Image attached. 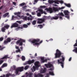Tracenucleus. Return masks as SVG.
I'll list each match as a JSON object with an SVG mask.
<instances>
[{
    "instance_id": "nucleus-1",
    "label": "nucleus",
    "mask_w": 77,
    "mask_h": 77,
    "mask_svg": "<svg viewBox=\"0 0 77 77\" xmlns=\"http://www.w3.org/2000/svg\"><path fill=\"white\" fill-rule=\"evenodd\" d=\"M44 17L45 18H38L37 23L38 24H42V23H43L45 21V20H47L48 19H51V20H58L59 19V17L58 16L51 17L50 16L47 17L44 16Z\"/></svg>"
},
{
    "instance_id": "nucleus-2",
    "label": "nucleus",
    "mask_w": 77,
    "mask_h": 77,
    "mask_svg": "<svg viewBox=\"0 0 77 77\" xmlns=\"http://www.w3.org/2000/svg\"><path fill=\"white\" fill-rule=\"evenodd\" d=\"M40 39H34L31 41L32 44H33V45H37L38 46L40 44H41L42 42V40L39 43H38V42H39Z\"/></svg>"
},
{
    "instance_id": "nucleus-3",
    "label": "nucleus",
    "mask_w": 77,
    "mask_h": 77,
    "mask_svg": "<svg viewBox=\"0 0 77 77\" xmlns=\"http://www.w3.org/2000/svg\"><path fill=\"white\" fill-rule=\"evenodd\" d=\"M62 55V53L59 50V49H57L56 51V53L55 54V58H59Z\"/></svg>"
},
{
    "instance_id": "nucleus-4",
    "label": "nucleus",
    "mask_w": 77,
    "mask_h": 77,
    "mask_svg": "<svg viewBox=\"0 0 77 77\" xmlns=\"http://www.w3.org/2000/svg\"><path fill=\"white\" fill-rule=\"evenodd\" d=\"M62 57V61L60 62V60H57V62L58 64H61V66L62 68H63V64H64V61L65 60V57H63V55H62L61 56Z\"/></svg>"
},
{
    "instance_id": "nucleus-5",
    "label": "nucleus",
    "mask_w": 77,
    "mask_h": 77,
    "mask_svg": "<svg viewBox=\"0 0 77 77\" xmlns=\"http://www.w3.org/2000/svg\"><path fill=\"white\" fill-rule=\"evenodd\" d=\"M23 70L24 67L23 66L18 67L16 69L15 73H16V74H18V72H22V71H23Z\"/></svg>"
},
{
    "instance_id": "nucleus-6",
    "label": "nucleus",
    "mask_w": 77,
    "mask_h": 77,
    "mask_svg": "<svg viewBox=\"0 0 77 77\" xmlns=\"http://www.w3.org/2000/svg\"><path fill=\"white\" fill-rule=\"evenodd\" d=\"M63 13L65 15H66L65 17L68 20H69V14H70V13L68 10H65L63 11Z\"/></svg>"
},
{
    "instance_id": "nucleus-7",
    "label": "nucleus",
    "mask_w": 77,
    "mask_h": 77,
    "mask_svg": "<svg viewBox=\"0 0 77 77\" xmlns=\"http://www.w3.org/2000/svg\"><path fill=\"white\" fill-rule=\"evenodd\" d=\"M26 42V41H25V40L20 39L17 41L16 42V44H19V45L21 46L23 45V42Z\"/></svg>"
},
{
    "instance_id": "nucleus-8",
    "label": "nucleus",
    "mask_w": 77,
    "mask_h": 77,
    "mask_svg": "<svg viewBox=\"0 0 77 77\" xmlns=\"http://www.w3.org/2000/svg\"><path fill=\"white\" fill-rule=\"evenodd\" d=\"M26 77H32V75H33V74L32 72H29V73L26 72Z\"/></svg>"
},
{
    "instance_id": "nucleus-9",
    "label": "nucleus",
    "mask_w": 77,
    "mask_h": 77,
    "mask_svg": "<svg viewBox=\"0 0 77 77\" xmlns=\"http://www.w3.org/2000/svg\"><path fill=\"white\" fill-rule=\"evenodd\" d=\"M18 24L17 23H14L11 26V28H13V27H18Z\"/></svg>"
},
{
    "instance_id": "nucleus-10",
    "label": "nucleus",
    "mask_w": 77,
    "mask_h": 77,
    "mask_svg": "<svg viewBox=\"0 0 77 77\" xmlns=\"http://www.w3.org/2000/svg\"><path fill=\"white\" fill-rule=\"evenodd\" d=\"M45 65L47 68H51V67H52V66H53V65L52 64L50 63L48 64H46Z\"/></svg>"
},
{
    "instance_id": "nucleus-11",
    "label": "nucleus",
    "mask_w": 77,
    "mask_h": 77,
    "mask_svg": "<svg viewBox=\"0 0 77 77\" xmlns=\"http://www.w3.org/2000/svg\"><path fill=\"white\" fill-rule=\"evenodd\" d=\"M8 56L9 55H5L1 59H2V60H4V59H9V58H10V57H9Z\"/></svg>"
},
{
    "instance_id": "nucleus-12",
    "label": "nucleus",
    "mask_w": 77,
    "mask_h": 77,
    "mask_svg": "<svg viewBox=\"0 0 77 77\" xmlns=\"http://www.w3.org/2000/svg\"><path fill=\"white\" fill-rule=\"evenodd\" d=\"M35 62L34 60H29L27 62L28 64L30 65L31 63H33Z\"/></svg>"
},
{
    "instance_id": "nucleus-13",
    "label": "nucleus",
    "mask_w": 77,
    "mask_h": 77,
    "mask_svg": "<svg viewBox=\"0 0 77 77\" xmlns=\"http://www.w3.org/2000/svg\"><path fill=\"white\" fill-rule=\"evenodd\" d=\"M41 60L42 63H44V62H47L48 60L47 59L44 60V58L43 57L41 58Z\"/></svg>"
},
{
    "instance_id": "nucleus-14",
    "label": "nucleus",
    "mask_w": 77,
    "mask_h": 77,
    "mask_svg": "<svg viewBox=\"0 0 77 77\" xmlns=\"http://www.w3.org/2000/svg\"><path fill=\"white\" fill-rule=\"evenodd\" d=\"M46 10L48 11H49L50 13H52L53 11V9L51 8H49V9L46 8Z\"/></svg>"
},
{
    "instance_id": "nucleus-15",
    "label": "nucleus",
    "mask_w": 77,
    "mask_h": 77,
    "mask_svg": "<svg viewBox=\"0 0 77 77\" xmlns=\"http://www.w3.org/2000/svg\"><path fill=\"white\" fill-rule=\"evenodd\" d=\"M38 64H39V62L38 61L34 63L35 66H36V68H39V66L38 65Z\"/></svg>"
},
{
    "instance_id": "nucleus-16",
    "label": "nucleus",
    "mask_w": 77,
    "mask_h": 77,
    "mask_svg": "<svg viewBox=\"0 0 77 77\" xmlns=\"http://www.w3.org/2000/svg\"><path fill=\"white\" fill-rule=\"evenodd\" d=\"M38 68H36V66L35 67V66H33V68H31V70H32V72H34V71H35L36 70V68H37V69ZM33 70H34V71H33Z\"/></svg>"
},
{
    "instance_id": "nucleus-17",
    "label": "nucleus",
    "mask_w": 77,
    "mask_h": 77,
    "mask_svg": "<svg viewBox=\"0 0 77 77\" xmlns=\"http://www.w3.org/2000/svg\"><path fill=\"white\" fill-rule=\"evenodd\" d=\"M64 4L66 6L68 7V8H71V5L70 4H66L64 3Z\"/></svg>"
},
{
    "instance_id": "nucleus-18",
    "label": "nucleus",
    "mask_w": 77,
    "mask_h": 77,
    "mask_svg": "<svg viewBox=\"0 0 77 77\" xmlns=\"http://www.w3.org/2000/svg\"><path fill=\"white\" fill-rule=\"evenodd\" d=\"M46 69L45 68H44L43 70H41L40 71V72L41 73H45V72H46Z\"/></svg>"
},
{
    "instance_id": "nucleus-19",
    "label": "nucleus",
    "mask_w": 77,
    "mask_h": 77,
    "mask_svg": "<svg viewBox=\"0 0 77 77\" xmlns=\"http://www.w3.org/2000/svg\"><path fill=\"white\" fill-rule=\"evenodd\" d=\"M53 11H58L59 9H58V8L57 7H53Z\"/></svg>"
},
{
    "instance_id": "nucleus-20",
    "label": "nucleus",
    "mask_w": 77,
    "mask_h": 77,
    "mask_svg": "<svg viewBox=\"0 0 77 77\" xmlns=\"http://www.w3.org/2000/svg\"><path fill=\"white\" fill-rule=\"evenodd\" d=\"M38 27H39L40 29H42L43 28V26H45V24H44L42 25H38Z\"/></svg>"
},
{
    "instance_id": "nucleus-21",
    "label": "nucleus",
    "mask_w": 77,
    "mask_h": 77,
    "mask_svg": "<svg viewBox=\"0 0 77 77\" xmlns=\"http://www.w3.org/2000/svg\"><path fill=\"white\" fill-rule=\"evenodd\" d=\"M8 65L7 64L5 63L3 64L2 65V66H1V68H4V67H6V66H7Z\"/></svg>"
},
{
    "instance_id": "nucleus-22",
    "label": "nucleus",
    "mask_w": 77,
    "mask_h": 77,
    "mask_svg": "<svg viewBox=\"0 0 77 77\" xmlns=\"http://www.w3.org/2000/svg\"><path fill=\"white\" fill-rule=\"evenodd\" d=\"M14 18H17V20H19V18H18V17H17V16L14 17V16H12V20H14Z\"/></svg>"
},
{
    "instance_id": "nucleus-23",
    "label": "nucleus",
    "mask_w": 77,
    "mask_h": 77,
    "mask_svg": "<svg viewBox=\"0 0 77 77\" xmlns=\"http://www.w3.org/2000/svg\"><path fill=\"white\" fill-rule=\"evenodd\" d=\"M15 14V15H17V17H18L19 18H20V12H18L17 13H16Z\"/></svg>"
},
{
    "instance_id": "nucleus-24",
    "label": "nucleus",
    "mask_w": 77,
    "mask_h": 77,
    "mask_svg": "<svg viewBox=\"0 0 77 77\" xmlns=\"http://www.w3.org/2000/svg\"><path fill=\"white\" fill-rule=\"evenodd\" d=\"M38 11L40 12V13L41 14H43V12L44 11H43V10L42 9H39L38 10Z\"/></svg>"
},
{
    "instance_id": "nucleus-25",
    "label": "nucleus",
    "mask_w": 77,
    "mask_h": 77,
    "mask_svg": "<svg viewBox=\"0 0 77 77\" xmlns=\"http://www.w3.org/2000/svg\"><path fill=\"white\" fill-rule=\"evenodd\" d=\"M8 15H9V13H7L3 15V16L4 18H6V17H7V16Z\"/></svg>"
},
{
    "instance_id": "nucleus-26",
    "label": "nucleus",
    "mask_w": 77,
    "mask_h": 77,
    "mask_svg": "<svg viewBox=\"0 0 77 77\" xmlns=\"http://www.w3.org/2000/svg\"><path fill=\"white\" fill-rule=\"evenodd\" d=\"M9 27H10V26L8 25H6L4 26V27L6 29H8Z\"/></svg>"
},
{
    "instance_id": "nucleus-27",
    "label": "nucleus",
    "mask_w": 77,
    "mask_h": 77,
    "mask_svg": "<svg viewBox=\"0 0 77 77\" xmlns=\"http://www.w3.org/2000/svg\"><path fill=\"white\" fill-rule=\"evenodd\" d=\"M59 15H60V16H62V17H64L65 16V15L63 14V13L62 12L61 13H59L58 14Z\"/></svg>"
},
{
    "instance_id": "nucleus-28",
    "label": "nucleus",
    "mask_w": 77,
    "mask_h": 77,
    "mask_svg": "<svg viewBox=\"0 0 77 77\" xmlns=\"http://www.w3.org/2000/svg\"><path fill=\"white\" fill-rule=\"evenodd\" d=\"M49 74H50V75H54V74L53 71H50L49 72Z\"/></svg>"
},
{
    "instance_id": "nucleus-29",
    "label": "nucleus",
    "mask_w": 77,
    "mask_h": 77,
    "mask_svg": "<svg viewBox=\"0 0 77 77\" xmlns=\"http://www.w3.org/2000/svg\"><path fill=\"white\" fill-rule=\"evenodd\" d=\"M54 1L53 0H48V3L49 4H51L54 2Z\"/></svg>"
},
{
    "instance_id": "nucleus-30",
    "label": "nucleus",
    "mask_w": 77,
    "mask_h": 77,
    "mask_svg": "<svg viewBox=\"0 0 77 77\" xmlns=\"http://www.w3.org/2000/svg\"><path fill=\"white\" fill-rule=\"evenodd\" d=\"M21 17H22V18H23V20H24V21H27V17H24V16H22Z\"/></svg>"
},
{
    "instance_id": "nucleus-31",
    "label": "nucleus",
    "mask_w": 77,
    "mask_h": 77,
    "mask_svg": "<svg viewBox=\"0 0 77 77\" xmlns=\"http://www.w3.org/2000/svg\"><path fill=\"white\" fill-rule=\"evenodd\" d=\"M23 28H27L28 27V25L26 24H23Z\"/></svg>"
},
{
    "instance_id": "nucleus-32",
    "label": "nucleus",
    "mask_w": 77,
    "mask_h": 77,
    "mask_svg": "<svg viewBox=\"0 0 77 77\" xmlns=\"http://www.w3.org/2000/svg\"><path fill=\"white\" fill-rule=\"evenodd\" d=\"M7 41L8 42H11V39L10 38H8L7 39Z\"/></svg>"
},
{
    "instance_id": "nucleus-33",
    "label": "nucleus",
    "mask_w": 77,
    "mask_h": 77,
    "mask_svg": "<svg viewBox=\"0 0 77 77\" xmlns=\"http://www.w3.org/2000/svg\"><path fill=\"white\" fill-rule=\"evenodd\" d=\"M22 60H23V61H24L26 60V58H25V57L24 56H22Z\"/></svg>"
},
{
    "instance_id": "nucleus-34",
    "label": "nucleus",
    "mask_w": 77,
    "mask_h": 77,
    "mask_svg": "<svg viewBox=\"0 0 77 77\" xmlns=\"http://www.w3.org/2000/svg\"><path fill=\"white\" fill-rule=\"evenodd\" d=\"M1 30L2 32H5V31L6 30V29H5V28L4 27L2 28Z\"/></svg>"
},
{
    "instance_id": "nucleus-35",
    "label": "nucleus",
    "mask_w": 77,
    "mask_h": 77,
    "mask_svg": "<svg viewBox=\"0 0 77 77\" xmlns=\"http://www.w3.org/2000/svg\"><path fill=\"white\" fill-rule=\"evenodd\" d=\"M59 1L58 0H57L56 1H54V2L55 4H57V5H59Z\"/></svg>"
},
{
    "instance_id": "nucleus-36",
    "label": "nucleus",
    "mask_w": 77,
    "mask_h": 77,
    "mask_svg": "<svg viewBox=\"0 0 77 77\" xmlns=\"http://www.w3.org/2000/svg\"><path fill=\"white\" fill-rule=\"evenodd\" d=\"M36 23V21L35 20H34L32 21V24L33 25H35Z\"/></svg>"
},
{
    "instance_id": "nucleus-37",
    "label": "nucleus",
    "mask_w": 77,
    "mask_h": 77,
    "mask_svg": "<svg viewBox=\"0 0 77 77\" xmlns=\"http://www.w3.org/2000/svg\"><path fill=\"white\" fill-rule=\"evenodd\" d=\"M74 48H75L72 50V51H75V53H77V48L75 47Z\"/></svg>"
},
{
    "instance_id": "nucleus-38",
    "label": "nucleus",
    "mask_w": 77,
    "mask_h": 77,
    "mask_svg": "<svg viewBox=\"0 0 77 77\" xmlns=\"http://www.w3.org/2000/svg\"><path fill=\"white\" fill-rule=\"evenodd\" d=\"M37 17H40L41 16V13H39V12L37 14Z\"/></svg>"
},
{
    "instance_id": "nucleus-39",
    "label": "nucleus",
    "mask_w": 77,
    "mask_h": 77,
    "mask_svg": "<svg viewBox=\"0 0 77 77\" xmlns=\"http://www.w3.org/2000/svg\"><path fill=\"white\" fill-rule=\"evenodd\" d=\"M16 53H18V52H19V53H21V50H20V49H19L18 50H16Z\"/></svg>"
},
{
    "instance_id": "nucleus-40",
    "label": "nucleus",
    "mask_w": 77,
    "mask_h": 77,
    "mask_svg": "<svg viewBox=\"0 0 77 77\" xmlns=\"http://www.w3.org/2000/svg\"><path fill=\"white\" fill-rule=\"evenodd\" d=\"M28 68H29V66L28 65H27L25 67L24 69L25 70H26L28 69Z\"/></svg>"
},
{
    "instance_id": "nucleus-41",
    "label": "nucleus",
    "mask_w": 77,
    "mask_h": 77,
    "mask_svg": "<svg viewBox=\"0 0 77 77\" xmlns=\"http://www.w3.org/2000/svg\"><path fill=\"white\" fill-rule=\"evenodd\" d=\"M25 5V3H23L21 4H20V6H24Z\"/></svg>"
},
{
    "instance_id": "nucleus-42",
    "label": "nucleus",
    "mask_w": 77,
    "mask_h": 77,
    "mask_svg": "<svg viewBox=\"0 0 77 77\" xmlns=\"http://www.w3.org/2000/svg\"><path fill=\"white\" fill-rule=\"evenodd\" d=\"M7 43H8L7 41L5 40L4 42V44H7Z\"/></svg>"
},
{
    "instance_id": "nucleus-43",
    "label": "nucleus",
    "mask_w": 77,
    "mask_h": 77,
    "mask_svg": "<svg viewBox=\"0 0 77 77\" xmlns=\"http://www.w3.org/2000/svg\"><path fill=\"white\" fill-rule=\"evenodd\" d=\"M65 8L64 7H62L61 8H58V10H60V9H64Z\"/></svg>"
},
{
    "instance_id": "nucleus-44",
    "label": "nucleus",
    "mask_w": 77,
    "mask_h": 77,
    "mask_svg": "<svg viewBox=\"0 0 77 77\" xmlns=\"http://www.w3.org/2000/svg\"><path fill=\"white\" fill-rule=\"evenodd\" d=\"M58 2H59L61 4H63V1L62 0L60 1H58Z\"/></svg>"
},
{
    "instance_id": "nucleus-45",
    "label": "nucleus",
    "mask_w": 77,
    "mask_h": 77,
    "mask_svg": "<svg viewBox=\"0 0 77 77\" xmlns=\"http://www.w3.org/2000/svg\"><path fill=\"white\" fill-rule=\"evenodd\" d=\"M34 77H39V74L38 75L36 74H34Z\"/></svg>"
},
{
    "instance_id": "nucleus-46",
    "label": "nucleus",
    "mask_w": 77,
    "mask_h": 77,
    "mask_svg": "<svg viewBox=\"0 0 77 77\" xmlns=\"http://www.w3.org/2000/svg\"><path fill=\"white\" fill-rule=\"evenodd\" d=\"M38 77H43V75L41 73H38Z\"/></svg>"
},
{
    "instance_id": "nucleus-47",
    "label": "nucleus",
    "mask_w": 77,
    "mask_h": 77,
    "mask_svg": "<svg viewBox=\"0 0 77 77\" xmlns=\"http://www.w3.org/2000/svg\"><path fill=\"white\" fill-rule=\"evenodd\" d=\"M34 2H35V3L34 2L33 5H35V4H36V3H37V2H38V0H35Z\"/></svg>"
},
{
    "instance_id": "nucleus-48",
    "label": "nucleus",
    "mask_w": 77,
    "mask_h": 77,
    "mask_svg": "<svg viewBox=\"0 0 77 77\" xmlns=\"http://www.w3.org/2000/svg\"><path fill=\"white\" fill-rule=\"evenodd\" d=\"M17 29H23V26H21V27H20V26H18L17 28Z\"/></svg>"
},
{
    "instance_id": "nucleus-49",
    "label": "nucleus",
    "mask_w": 77,
    "mask_h": 77,
    "mask_svg": "<svg viewBox=\"0 0 77 77\" xmlns=\"http://www.w3.org/2000/svg\"><path fill=\"white\" fill-rule=\"evenodd\" d=\"M17 23H19V24H21V23L22 22H21V21H16Z\"/></svg>"
},
{
    "instance_id": "nucleus-50",
    "label": "nucleus",
    "mask_w": 77,
    "mask_h": 77,
    "mask_svg": "<svg viewBox=\"0 0 77 77\" xmlns=\"http://www.w3.org/2000/svg\"><path fill=\"white\" fill-rule=\"evenodd\" d=\"M3 60H0V65H2V64L3 63Z\"/></svg>"
},
{
    "instance_id": "nucleus-51",
    "label": "nucleus",
    "mask_w": 77,
    "mask_h": 77,
    "mask_svg": "<svg viewBox=\"0 0 77 77\" xmlns=\"http://www.w3.org/2000/svg\"><path fill=\"white\" fill-rule=\"evenodd\" d=\"M4 39V38L2 37L0 38V41H2Z\"/></svg>"
},
{
    "instance_id": "nucleus-52",
    "label": "nucleus",
    "mask_w": 77,
    "mask_h": 77,
    "mask_svg": "<svg viewBox=\"0 0 77 77\" xmlns=\"http://www.w3.org/2000/svg\"><path fill=\"white\" fill-rule=\"evenodd\" d=\"M41 8H45L46 7L45 6H41L40 7Z\"/></svg>"
},
{
    "instance_id": "nucleus-53",
    "label": "nucleus",
    "mask_w": 77,
    "mask_h": 77,
    "mask_svg": "<svg viewBox=\"0 0 77 77\" xmlns=\"http://www.w3.org/2000/svg\"><path fill=\"white\" fill-rule=\"evenodd\" d=\"M12 68L13 69H14V70L15 69V68H16V67H15V66H13L12 67Z\"/></svg>"
},
{
    "instance_id": "nucleus-54",
    "label": "nucleus",
    "mask_w": 77,
    "mask_h": 77,
    "mask_svg": "<svg viewBox=\"0 0 77 77\" xmlns=\"http://www.w3.org/2000/svg\"><path fill=\"white\" fill-rule=\"evenodd\" d=\"M20 51L23 50V47H20Z\"/></svg>"
},
{
    "instance_id": "nucleus-55",
    "label": "nucleus",
    "mask_w": 77,
    "mask_h": 77,
    "mask_svg": "<svg viewBox=\"0 0 77 77\" xmlns=\"http://www.w3.org/2000/svg\"><path fill=\"white\" fill-rule=\"evenodd\" d=\"M6 48L5 47H2L0 49V50H3V49H4V48Z\"/></svg>"
},
{
    "instance_id": "nucleus-56",
    "label": "nucleus",
    "mask_w": 77,
    "mask_h": 77,
    "mask_svg": "<svg viewBox=\"0 0 77 77\" xmlns=\"http://www.w3.org/2000/svg\"><path fill=\"white\" fill-rule=\"evenodd\" d=\"M32 15H35V14H36L35 12H32Z\"/></svg>"
},
{
    "instance_id": "nucleus-57",
    "label": "nucleus",
    "mask_w": 77,
    "mask_h": 77,
    "mask_svg": "<svg viewBox=\"0 0 77 77\" xmlns=\"http://www.w3.org/2000/svg\"><path fill=\"white\" fill-rule=\"evenodd\" d=\"M59 18L60 19V20H63V18H62V17H61V16H60L59 17Z\"/></svg>"
},
{
    "instance_id": "nucleus-58",
    "label": "nucleus",
    "mask_w": 77,
    "mask_h": 77,
    "mask_svg": "<svg viewBox=\"0 0 77 77\" xmlns=\"http://www.w3.org/2000/svg\"><path fill=\"white\" fill-rule=\"evenodd\" d=\"M16 49H17L18 50L19 49V47L18 46H16Z\"/></svg>"
},
{
    "instance_id": "nucleus-59",
    "label": "nucleus",
    "mask_w": 77,
    "mask_h": 77,
    "mask_svg": "<svg viewBox=\"0 0 77 77\" xmlns=\"http://www.w3.org/2000/svg\"><path fill=\"white\" fill-rule=\"evenodd\" d=\"M13 4L14 5H16V3H15V2H13Z\"/></svg>"
},
{
    "instance_id": "nucleus-60",
    "label": "nucleus",
    "mask_w": 77,
    "mask_h": 77,
    "mask_svg": "<svg viewBox=\"0 0 77 77\" xmlns=\"http://www.w3.org/2000/svg\"><path fill=\"white\" fill-rule=\"evenodd\" d=\"M22 8H23V9H26V6H23Z\"/></svg>"
},
{
    "instance_id": "nucleus-61",
    "label": "nucleus",
    "mask_w": 77,
    "mask_h": 77,
    "mask_svg": "<svg viewBox=\"0 0 77 77\" xmlns=\"http://www.w3.org/2000/svg\"><path fill=\"white\" fill-rule=\"evenodd\" d=\"M77 46V43H75V45H74V47H76Z\"/></svg>"
},
{
    "instance_id": "nucleus-62",
    "label": "nucleus",
    "mask_w": 77,
    "mask_h": 77,
    "mask_svg": "<svg viewBox=\"0 0 77 77\" xmlns=\"http://www.w3.org/2000/svg\"><path fill=\"white\" fill-rule=\"evenodd\" d=\"M71 59H72V58L71 57H70L69 59V61H71Z\"/></svg>"
},
{
    "instance_id": "nucleus-63",
    "label": "nucleus",
    "mask_w": 77,
    "mask_h": 77,
    "mask_svg": "<svg viewBox=\"0 0 77 77\" xmlns=\"http://www.w3.org/2000/svg\"><path fill=\"white\" fill-rule=\"evenodd\" d=\"M3 6H1L0 8V10H1V9H2V8H3Z\"/></svg>"
},
{
    "instance_id": "nucleus-64",
    "label": "nucleus",
    "mask_w": 77,
    "mask_h": 77,
    "mask_svg": "<svg viewBox=\"0 0 77 77\" xmlns=\"http://www.w3.org/2000/svg\"><path fill=\"white\" fill-rule=\"evenodd\" d=\"M47 77H49V75L48 74H47L46 75Z\"/></svg>"
}]
</instances>
